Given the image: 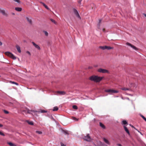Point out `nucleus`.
<instances>
[{"label": "nucleus", "mask_w": 146, "mask_h": 146, "mask_svg": "<svg viewBox=\"0 0 146 146\" xmlns=\"http://www.w3.org/2000/svg\"><path fill=\"white\" fill-rule=\"evenodd\" d=\"M103 77L98 76H97L93 75L90 77L89 79L96 82H98L102 80Z\"/></svg>", "instance_id": "obj_1"}, {"label": "nucleus", "mask_w": 146, "mask_h": 146, "mask_svg": "<svg viewBox=\"0 0 146 146\" xmlns=\"http://www.w3.org/2000/svg\"><path fill=\"white\" fill-rule=\"evenodd\" d=\"M5 54L9 56L10 57L14 60L16 59V57L12 53L9 52H5Z\"/></svg>", "instance_id": "obj_2"}, {"label": "nucleus", "mask_w": 146, "mask_h": 146, "mask_svg": "<svg viewBox=\"0 0 146 146\" xmlns=\"http://www.w3.org/2000/svg\"><path fill=\"white\" fill-rule=\"evenodd\" d=\"M83 139L87 141H90L91 140V138L89 136V134H87L86 136H84L83 137Z\"/></svg>", "instance_id": "obj_3"}, {"label": "nucleus", "mask_w": 146, "mask_h": 146, "mask_svg": "<svg viewBox=\"0 0 146 146\" xmlns=\"http://www.w3.org/2000/svg\"><path fill=\"white\" fill-rule=\"evenodd\" d=\"M73 11L75 15H76V16L78 18L80 19H81V17H80L79 13L78 11L76 10L75 8H73Z\"/></svg>", "instance_id": "obj_4"}, {"label": "nucleus", "mask_w": 146, "mask_h": 146, "mask_svg": "<svg viewBox=\"0 0 146 146\" xmlns=\"http://www.w3.org/2000/svg\"><path fill=\"white\" fill-rule=\"evenodd\" d=\"M98 72H99L100 73H109V72L108 70L104 69H103L101 68H99L98 70Z\"/></svg>", "instance_id": "obj_5"}, {"label": "nucleus", "mask_w": 146, "mask_h": 146, "mask_svg": "<svg viewBox=\"0 0 146 146\" xmlns=\"http://www.w3.org/2000/svg\"><path fill=\"white\" fill-rule=\"evenodd\" d=\"M105 92H110L111 93H117L119 92L117 90H114L111 89H107L105 90Z\"/></svg>", "instance_id": "obj_6"}, {"label": "nucleus", "mask_w": 146, "mask_h": 146, "mask_svg": "<svg viewBox=\"0 0 146 146\" xmlns=\"http://www.w3.org/2000/svg\"><path fill=\"white\" fill-rule=\"evenodd\" d=\"M126 44L128 46H130L135 50H136L137 49V48L136 47L128 42H127L126 43Z\"/></svg>", "instance_id": "obj_7"}, {"label": "nucleus", "mask_w": 146, "mask_h": 146, "mask_svg": "<svg viewBox=\"0 0 146 146\" xmlns=\"http://www.w3.org/2000/svg\"><path fill=\"white\" fill-rule=\"evenodd\" d=\"M0 12L3 15H5L6 17H7L8 16L7 14L5 13V11L4 10H2L0 9Z\"/></svg>", "instance_id": "obj_8"}, {"label": "nucleus", "mask_w": 146, "mask_h": 146, "mask_svg": "<svg viewBox=\"0 0 146 146\" xmlns=\"http://www.w3.org/2000/svg\"><path fill=\"white\" fill-rule=\"evenodd\" d=\"M123 127L125 131L129 135H130V132H129V130L127 128V127L125 126L124 125L123 126Z\"/></svg>", "instance_id": "obj_9"}, {"label": "nucleus", "mask_w": 146, "mask_h": 146, "mask_svg": "<svg viewBox=\"0 0 146 146\" xmlns=\"http://www.w3.org/2000/svg\"><path fill=\"white\" fill-rule=\"evenodd\" d=\"M32 43L36 48H37L38 50L40 49V47L38 45L36 44L34 42H32Z\"/></svg>", "instance_id": "obj_10"}, {"label": "nucleus", "mask_w": 146, "mask_h": 146, "mask_svg": "<svg viewBox=\"0 0 146 146\" xmlns=\"http://www.w3.org/2000/svg\"><path fill=\"white\" fill-rule=\"evenodd\" d=\"M62 133H63L64 135H69V133L66 130H64V129H62Z\"/></svg>", "instance_id": "obj_11"}, {"label": "nucleus", "mask_w": 146, "mask_h": 146, "mask_svg": "<svg viewBox=\"0 0 146 146\" xmlns=\"http://www.w3.org/2000/svg\"><path fill=\"white\" fill-rule=\"evenodd\" d=\"M16 47L18 52L19 53H21V48L20 47L19 45H17L16 46Z\"/></svg>", "instance_id": "obj_12"}, {"label": "nucleus", "mask_w": 146, "mask_h": 146, "mask_svg": "<svg viewBox=\"0 0 146 146\" xmlns=\"http://www.w3.org/2000/svg\"><path fill=\"white\" fill-rule=\"evenodd\" d=\"M122 124L124 125H128V123L127 121L125 120H123L122 121Z\"/></svg>", "instance_id": "obj_13"}, {"label": "nucleus", "mask_w": 146, "mask_h": 146, "mask_svg": "<svg viewBox=\"0 0 146 146\" xmlns=\"http://www.w3.org/2000/svg\"><path fill=\"white\" fill-rule=\"evenodd\" d=\"M25 111L27 112V113L30 114L31 113V112H35V111L33 110H29L27 109H26Z\"/></svg>", "instance_id": "obj_14"}, {"label": "nucleus", "mask_w": 146, "mask_h": 146, "mask_svg": "<svg viewBox=\"0 0 146 146\" xmlns=\"http://www.w3.org/2000/svg\"><path fill=\"white\" fill-rule=\"evenodd\" d=\"M105 49H107L108 50H110L113 48L112 47H111L109 46H105Z\"/></svg>", "instance_id": "obj_15"}, {"label": "nucleus", "mask_w": 146, "mask_h": 146, "mask_svg": "<svg viewBox=\"0 0 146 146\" xmlns=\"http://www.w3.org/2000/svg\"><path fill=\"white\" fill-rule=\"evenodd\" d=\"M15 10L18 11H21L22 10V9L20 7H15Z\"/></svg>", "instance_id": "obj_16"}, {"label": "nucleus", "mask_w": 146, "mask_h": 146, "mask_svg": "<svg viewBox=\"0 0 146 146\" xmlns=\"http://www.w3.org/2000/svg\"><path fill=\"white\" fill-rule=\"evenodd\" d=\"M100 126L103 129H104L105 128V126L102 123H101V122L100 123Z\"/></svg>", "instance_id": "obj_17"}, {"label": "nucleus", "mask_w": 146, "mask_h": 146, "mask_svg": "<svg viewBox=\"0 0 146 146\" xmlns=\"http://www.w3.org/2000/svg\"><path fill=\"white\" fill-rule=\"evenodd\" d=\"M26 19L30 24H32V22L31 20V19H30L29 18H28V17H26Z\"/></svg>", "instance_id": "obj_18"}, {"label": "nucleus", "mask_w": 146, "mask_h": 146, "mask_svg": "<svg viewBox=\"0 0 146 146\" xmlns=\"http://www.w3.org/2000/svg\"><path fill=\"white\" fill-rule=\"evenodd\" d=\"M103 140L106 143L108 144H109V143L108 140H107L105 138H103Z\"/></svg>", "instance_id": "obj_19"}, {"label": "nucleus", "mask_w": 146, "mask_h": 146, "mask_svg": "<svg viewBox=\"0 0 146 146\" xmlns=\"http://www.w3.org/2000/svg\"><path fill=\"white\" fill-rule=\"evenodd\" d=\"M27 122L29 124L31 125H33L34 124L33 122L32 121H29L28 120H27Z\"/></svg>", "instance_id": "obj_20"}, {"label": "nucleus", "mask_w": 146, "mask_h": 146, "mask_svg": "<svg viewBox=\"0 0 146 146\" xmlns=\"http://www.w3.org/2000/svg\"><path fill=\"white\" fill-rule=\"evenodd\" d=\"M41 3L47 9L49 10V9L48 7L45 5L44 3L42 2H41Z\"/></svg>", "instance_id": "obj_21"}, {"label": "nucleus", "mask_w": 146, "mask_h": 146, "mask_svg": "<svg viewBox=\"0 0 146 146\" xmlns=\"http://www.w3.org/2000/svg\"><path fill=\"white\" fill-rule=\"evenodd\" d=\"M42 32L44 33L46 36H48V33L46 31L43 30L42 31Z\"/></svg>", "instance_id": "obj_22"}, {"label": "nucleus", "mask_w": 146, "mask_h": 146, "mask_svg": "<svg viewBox=\"0 0 146 146\" xmlns=\"http://www.w3.org/2000/svg\"><path fill=\"white\" fill-rule=\"evenodd\" d=\"M8 144L10 146H16V145L11 142H8Z\"/></svg>", "instance_id": "obj_23"}, {"label": "nucleus", "mask_w": 146, "mask_h": 146, "mask_svg": "<svg viewBox=\"0 0 146 146\" xmlns=\"http://www.w3.org/2000/svg\"><path fill=\"white\" fill-rule=\"evenodd\" d=\"M58 92L61 95H64L65 94V92L64 91H59Z\"/></svg>", "instance_id": "obj_24"}, {"label": "nucleus", "mask_w": 146, "mask_h": 146, "mask_svg": "<svg viewBox=\"0 0 146 146\" xmlns=\"http://www.w3.org/2000/svg\"><path fill=\"white\" fill-rule=\"evenodd\" d=\"M58 110V107L57 106H55V107H54V108L53 109V111H56Z\"/></svg>", "instance_id": "obj_25"}, {"label": "nucleus", "mask_w": 146, "mask_h": 146, "mask_svg": "<svg viewBox=\"0 0 146 146\" xmlns=\"http://www.w3.org/2000/svg\"><path fill=\"white\" fill-rule=\"evenodd\" d=\"M140 116L146 122V118L144 116L141 114H140Z\"/></svg>", "instance_id": "obj_26"}, {"label": "nucleus", "mask_w": 146, "mask_h": 146, "mask_svg": "<svg viewBox=\"0 0 146 146\" xmlns=\"http://www.w3.org/2000/svg\"><path fill=\"white\" fill-rule=\"evenodd\" d=\"M121 89L122 90H124V91L128 90H129V88H122Z\"/></svg>", "instance_id": "obj_27"}, {"label": "nucleus", "mask_w": 146, "mask_h": 146, "mask_svg": "<svg viewBox=\"0 0 146 146\" xmlns=\"http://www.w3.org/2000/svg\"><path fill=\"white\" fill-rule=\"evenodd\" d=\"M99 48L101 49H102L103 50H105L106 49H105V46H100L99 47Z\"/></svg>", "instance_id": "obj_28"}, {"label": "nucleus", "mask_w": 146, "mask_h": 146, "mask_svg": "<svg viewBox=\"0 0 146 146\" xmlns=\"http://www.w3.org/2000/svg\"><path fill=\"white\" fill-rule=\"evenodd\" d=\"M50 21H51L52 22H53V23H54V24H56V22L54 20V19H50Z\"/></svg>", "instance_id": "obj_29"}, {"label": "nucleus", "mask_w": 146, "mask_h": 146, "mask_svg": "<svg viewBox=\"0 0 146 146\" xmlns=\"http://www.w3.org/2000/svg\"><path fill=\"white\" fill-rule=\"evenodd\" d=\"M72 108L74 109L77 110L78 109V107L76 105H73L72 106Z\"/></svg>", "instance_id": "obj_30"}, {"label": "nucleus", "mask_w": 146, "mask_h": 146, "mask_svg": "<svg viewBox=\"0 0 146 146\" xmlns=\"http://www.w3.org/2000/svg\"><path fill=\"white\" fill-rule=\"evenodd\" d=\"M36 132L37 133H38L39 134H42V131H36Z\"/></svg>", "instance_id": "obj_31"}, {"label": "nucleus", "mask_w": 146, "mask_h": 146, "mask_svg": "<svg viewBox=\"0 0 146 146\" xmlns=\"http://www.w3.org/2000/svg\"><path fill=\"white\" fill-rule=\"evenodd\" d=\"M40 112L42 113H44L47 112V111L44 110H41L40 111Z\"/></svg>", "instance_id": "obj_32"}, {"label": "nucleus", "mask_w": 146, "mask_h": 146, "mask_svg": "<svg viewBox=\"0 0 146 146\" xmlns=\"http://www.w3.org/2000/svg\"><path fill=\"white\" fill-rule=\"evenodd\" d=\"M10 82L11 83H13V84H16V85H18V84L17 82H12V81H10Z\"/></svg>", "instance_id": "obj_33"}, {"label": "nucleus", "mask_w": 146, "mask_h": 146, "mask_svg": "<svg viewBox=\"0 0 146 146\" xmlns=\"http://www.w3.org/2000/svg\"><path fill=\"white\" fill-rule=\"evenodd\" d=\"M102 21V20L101 19H100L98 23V26L100 27V23H101Z\"/></svg>", "instance_id": "obj_34"}, {"label": "nucleus", "mask_w": 146, "mask_h": 146, "mask_svg": "<svg viewBox=\"0 0 146 146\" xmlns=\"http://www.w3.org/2000/svg\"><path fill=\"white\" fill-rule=\"evenodd\" d=\"M0 135H1L5 136V135L1 131H0Z\"/></svg>", "instance_id": "obj_35"}, {"label": "nucleus", "mask_w": 146, "mask_h": 146, "mask_svg": "<svg viewBox=\"0 0 146 146\" xmlns=\"http://www.w3.org/2000/svg\"><path fill=\"white\" fill-rule=\"evenodd\" d=\"M3 111L4 113H5L6 114H8L9 113V112L8 111L6 110H4Z\"/></svg>", "instance_id": "obj_36"}, {"label": "nucleus", "mask_w": 146, "mask_h": 146, "mask_svg": "<svg viewBox=\"0 0 146 146\" xmlns=\"http://www.w3.org/2000/svg\"><path fill=\"white\" fill-rule=\"evenodd\" d=\"M13 0L15 2H17L18 3H20V1L19 0Z\"/></svg>", "instance_id": "obj_37"}, {"label": "nucleus", "mask_w": 146, "mask_h": 146, "mask_svg": "<svg viewBox=\"0 0 146 146\" xmlns=\"http://www.w3.org/2000/svg\"><path fill=\"white\" fill-rule=\"evenodd\" d=\"M26 53L28 54L29 55H31V54L30 52L29 51H27L26 52Z\"/></svg>", "instance_id": "obj_38"}, {"label": "nucleus", "mask_w": 146, "mask_h": 146, "mask_svg": "<svg viewBox=\"0 0 146 146\" xmlns=\"http://www.w3.org/2000/svg\"><path fill=\"white\" fill-rule=\"evenodd\" d=\"M73 119L74 120H76L77 121L78 120V119H77V118H76V117H73Z\"/></svg>", "instance_id": "obj_39"}, {"label": "nucleus", "mask_w": 146, "mask_h": 146, "mask_svg": "<svg viewBox=\"0 0 146 146\" xmlns=\"http://www.w3.org/2000/svg\"><path fill=\"white\" fill-rule=\"evenodd\" d=\"M61 146H65L66 145H64L63 143H61Z\"/></svg>", "instance_id": "obj_40"}, {"label": "nucleus", "mask_w": 146, "mask_h": 146, "mask_svg": "<svg viewBox=\"0 0 146 146\" xmlns=\"http://www.w3.org/2000/svg\"><path fill=\"white\" fill-rule=\"evenodd\" d=\"M82 1V0H79V1H78V3L80 4L81 2Z\"/></svg>", "instance_id": "obj_41"}, {"label": "nucleus", "mask_w": 146, "mask_h": 146, "mask_svg": "<svg viewBox=\"0 0 146 146\" xmlns=\"http://www.w3.org/2000/svg\"><path fill=\"white\" fill-rule=\"evenodd\" d=\"M117 145H118V146H122L120 144H117Z\"/></svg>", "instance_id": "obj_42"}, {"label": "nucleus", "mask_w": 146, "mask_h": 146, "mask_svg": "<svg viewBox=\"0 0 146 146\" xmlns=\"http://www.w3.org/2000/svg\"><path fill=\"white\" fill-rule=\"evenodd\" d=\"M2 44V43L0 41V45H1Z\"/></svg>", "instance_id": "obj_43"}, {"label": "nucleus", "mask_w": 146, "mask_h": 146, "mask_svg": "<svg viewBox=\"0 0 146 146\" xmlns=\"http://www.w3.org/2000/svg\"><path fill=\"white\" fill-rule=\"evenodd\" d=\"M135 129L137 130V131H138L137 129H136L135 127H133Z\"/></svg>", "instance_id": "obj_44"}, {"label": "nucleus", "mask_w": 146, "mask_h": 146, "mask_svg": "<svg viewBox=\"0 0 146 146\" xmlns=\"http://www.w3.org/2000/svg\"><path fill=\"white\" fill-rule=\"evenodd\" d=\"M3 126V125L2 124H0V127H1Z\"/></svg>", "instance_id": "obj_45"}, {"label": "nucleus", "mask_w": 146, "mask_h": 146, "mask_svg": "<svg viewBox=\"0 0 146 146\" xmlns=\"http://www.w3.org/2000/svg\"><path fill=\"white\" fill-rule=\"evenodd\" d=\"M130 126H131L133 128L134 127L133 126L131 125V124L129 125Z\"/></svg>", "instance_id": "obj_46"}, {"label": "nucleus", "mask_w": 146, "mask_h": 146, "mask_svg": "<svg viewBox=\"0 0 146 146\" xmlns=\"http://www.w3.org/2000/svg\"><path fill=\"white\" fill-rule=\"evenodd\" d=\"M138 131L139 133L141 134L142 135H143V134H142V133L140 132L139 131Z\"/></svg>", "instance_id": "obj_47"}, {"label": "nucleus", "mask_w": 146, "mask_h": 146, "mask_svg": "<svg viewBox=\"0 0 146 146\" xmlns=\"http://www.w3.org/2000/svg\"><path fill=\"white\" fill-rule=\"evenodd\" d=\"M143 14L146 17V14L143 13Z\"/></svg>", "instance_id": "obj_48"}, {"label": "nucleus", "mask_w": 146, "mask_h": 146, "mask_svg": "<svg viewBox=\"0 0 146 146\" xmlns=\"http://www.w3.org/2000/svg\"><path fill=\"white\" fill-rule=\"evenodd\" d=\"M12 14L13 15H15V14L14 13H12Z\"/></svg>", "instance_id": "obj_49"}, {"label": "nucleus", "mask_w": 146, "mask_h": 146, "mask_svg": "<svg viewBox=\"0 0 146 146\" xmlns=\"http://www.w3.org/2000/svg\"><path fill=\"white\" fill-rule=\"evenodd\" d=\"M103 31L104 32V30H104V29H103Z\"/></svg>", "instance_id": "obj_50"}, {"label": "nucleus", "mask_w": 146, "mask_h": 146, "mask_svg": "<svg viewBox=\"0 0 146 146\" xmlns=\"http://www.w3.org/2000/svg\"><path fill=\"white\" fill-rule=\"evenodd\" d=\"M91 68L90 67H89V68Z\"/></svg>", "instance_id": "obj_51"}]
</instances>
